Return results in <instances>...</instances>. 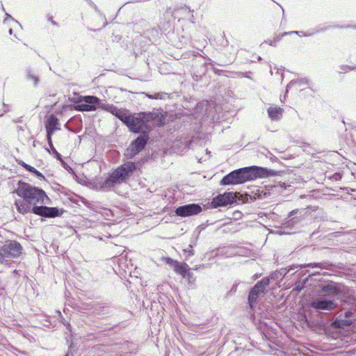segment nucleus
<instances>
[{"instance_id": "29", "label": "nucleus", "mask_w": 356, "mask_h": 356, "mask_svg": "<svg viewBox=\"0 0 356 356\" xmlns=\"http://www.w3.org/2000/svg\"><path fill=\"white\" fill-rule=\"evenodd\" d=\"M59 161L60 162L62 167L65 170H66L70 173L74 174L73 169L66 162H65L63 159H61V160H59Z\"/></svg>"}, {"instance_id": "2", "label": "nucleus", "mask_w": 356, "mask_h": 356, "mask_svg": "<svg viewBox=\"0 0 356 356\" xmlns=\"http://www.w3.org/2000/svg\"><path fill=\"white\" fill-rule=\"evenodd\" d=\"M110 113L121 120L130 131L140 135H147L155 126L162 124V116L156 112H140L131 113L129 111L108 106Z\"/></svg>"}, {"instance_id": "25", "label": "nucleus", "mask_w": 356, "mask_h": 356, "mask_svg": "<svg viewBox=\"0 0 356 356\" xmlns=\"http://www.w3.org/2000/svg\"><path fill=\"white\" fill-rule=\"evenodd\" d=\"M46 150L51 154H54V156L56 158L57 160H61L62 159V156L61 154L56 149V148L54 147V145L52 146H49V148H46Z\"/></svg>"}, {"instance_id": "17", "label": "nucleus", "mask_w": 356, "mask_h": 356, "mask_svg": "<svg viewBox=\"0 0 356 356\" xmlns=\"http://www.w3.org/2000/svg\"><path fill=\"white\" fill-rule=\"evenodd\" d=\"M26 79L29 81H33V85L35 88L38 87L40 83V77L38 73L31 67H28L25 69Z\"/></svg>"}, {"instance_id": "36", "label": "nucleus", "mask_w": 356, "mask_h": 356, "mask_svg": "<svg viewBox=\"0 0 356 356\" xmlns=\"http://www.w3.org/2000/svg\"><path fill=\"white\" fill-rule=\"evenodd\" d=\"M21 165H22L24 168H25L26 170H28L29 172H32V171H33V170H34V168H33V167L31 166L30 165H29V164H27V163H24V162H23V161L21 163Z\"/></svg>"}, {"instance_id": "8", "label": "nucleus", "mask_w": 356, "mask_h": 356, "mask_svg": "<svg viewBox=\"0 0 356 356\" xmlns=\"http://www.w3.org/2000/svg\"><path fill=\"white\" fill-rule=\"evenodd\" d=\"M268 285L269 277H264L261 280L259 281L250 290L248 300L249 306L251 309L254 307L259 296L265 293L266 288Z\"/></svg>"}, {"instance_id": "26", "label": "nucleus", "mask_w": 356, "mask_h": 356, "mask_svg": "<svg viewBox=\"0 0 356 356\" xmlns=\"http://www.w3.org/2000/svg\"><path fill=\"white\" fill-rule=\"evenodd\" d=\"M182 277L186 279L189 284H193L195 282V277H194L193 273L190 272L189 270L186 273L184 277Z\"/></svg>"}, {"instance_id": "48", "label": "nucleus", "mask_w": 356, "mask_h": 356, "mask_svg": "<svg viewBox=\"0 0 356 356\" xmlns=\"http://www.w3.org/2000/svg\"><path fill=\"white\" fill-rule=\"evenodd\" d=\"M9 33H10V35H12V34H13V29H9Z\"/></svg>"}, {"instance_id": "20", "label": "nucleus", "mask_w": 356, "mask_h": 356, "mask_svg": "<svg viewBox=\"0 0 356 356\" xmlns=\"http://www.w3.org/2000/svg\"><path fill=\"white\" fill-rule=\"evenodd\" d=\"M174 270L177 273L181 275L182 277H184L186 273L190 269L188 265L185 262H179L175 264L174 266Z\"/></svg>"}, {"instance_id": "27", "label": "nucleus", "mask_w": 356, "mask_h": 356, "mask_svg": "<svg viewBox=\"0 0 356 356\" xmlns=\"http://www.w3.org/2000/svg\"><path fill=\"white\" fill-rule=\"evenodd\" d=\"M340 70L339 71V73H346L348 71H351L356 69V66H349L346 65H342L339 66Z\"/></svg>"}, {"instance_id": "13", "label": "nucleus", "mask_w": 356, "mask_h": 356, "mask_svg": "<svg viewBox=\"0 0 356 356\" xmlns=\"http://www.w3.org/2000/svg\"><path fill=\"white\" fill-rule=\"evenodd\" d=\"M92 312L95 315L104 316L111 313L113 307L107 302H98L94 304L92 307Z\"/></svg>"}, {"instance_id": "16", "label": "nucleus", "mask_w": 356, "mask_h": 356, "mask_svg": "<svg viewBox=\"0 0 356 356\" xmlns=\"http://www.w3.org/2000/svg\"><path fill=\"white\" fill-rule=\"evenodd\" d=\"M321 291L326 293V295L329 296L328 298L333 300L340 293L339 289H338L337 286L334 284H327L323 285L321 287Z\"/></svg>"}, {"instance_id": "30", "label": "nucleus", "mask_w": 356, "mask_h": 356, "mask_svg": "<svg viewBox=\"0 0 356 356\" xmlns=\"http://www.w3.org/2000/svg\"><path fill=\"white\" fill-rule=\"evenodd\" d=\"M281 276H282V273L280 271L276 270V271L273 272V273H271L270 275V276H268V277H269V281H270V280H278Z\"/></svg>"}, {"instance_id": "5", "label": "nucleus", "mask_w": 356, "mask_h": 356, "mask_svg": "<svg viewBox=\"0 0 356 356\" xmlns=\"http://www.w3.org/2000/svg\"><path fill=\"white\" fill-rule=\"evenodd\" d=\"M23 248L16 241H7L0 247V263L10 266L22 254Z\"/></svg>"}, {"instance_id": "4", "label": "nucleus", "mask_w": 356, "mask_h": 356, "mask_svg": "<svg viewBox=\"0 0 356 356\" xmlns=\"http://www.w3.org/2000/svg\"><path fill=\"white\" fill-rule=\"evenodd\" d=\"M136 170V163L128 161L116 168L106 179L104 181L105 187H113L117 184H120L126 179L129 178L133 172Z\"/></svg>"}, {"instance_id": "22", "label": "nucleus", "mask_w": 356, "mask_h": 356, "mask_svg": "<svg viewBox=\"0 0 356 356\" xmlns=\"http://www.w3.org/2000/svg\"><path fill=\"white\" fill-rule=\"evenodd\" d=\"M298 212V209L293 210L288 214V220L285 222V225L286 226H292L294 224L298 223L300 221V218L298 217H293L295 214H296Z\"/></svg>"}, {"instance_id": "7", "label": "nucleus", "mask_w": 356, "mask_h": 356, "mask_svg": "<svg viewBox=\"0 0 356 356\" xmlns=\"http://www.w3.org/2000/svg\"><path fill=\"white\" fill-rule=\"evenodd\" d=\"M149 137L147 135H139L126 149L124 155L127 159L134 158L141 152L147 143Z\"/></svg>"}, {"instance_id": "44", "label": "nucleus", "mask_w": 356, "mask_h": 356, "mask_svg": "<svg viewBox=\"0 0 356 356\" xmlns=\"http://www.w3.org/2000/svg\"><path fill=\"white\" fill-rule=\"evenodd\" d=\"M184 10H185V11H188V14H191V10H189V9H188L187 8H184Z\"/></svg>"}, {"instance_id": "10", "label": "nucleus", "mask_w": 356, "mask_h": 356, "mask_svg": "<svg viewBox=\"0 0 356 356\" xmlns=\"http://www.w3.org/2000/svg\"><path fill=\"white\" fill-rule=\"evenodd\" d=\"M202 210V207L200 204L193 203L177 207L175 213L178 216L188 217L198 214Z\"/></svg>"}, {"instance_id": "6", "label": "nucleus", "mask_w": 356, "mask_h": 356, "mask_svg": "<svg viewBox=\"0 0 356 356\" xmlns=\"http://www.w3.org/2000/svg\"><path fill=\"white\" fill-rule=\"evenodd\" d=\"M82 101L83 102L82 104L76 106V110L79 111H93L97 108H101L110 113L108 106H115L113 104H102L101 100L98 97L92 95L83 97Z\"/></svg>"}, {"instance_id": "39", "label": "nucleus", "mask_w": 356, "mask_h": 356, "mask_svg": "<svg viewBox=\"0 0 356 356\" xmlns=\"http://www.w3.org/2000/svg\"><path fill=\"white\" fill-rule=\"evenodd\" d=\"M83 203H84V204H85L87 207H88V208H90V207H91V206H90V205H91V203H90V202H89L88 200H85V201H83Z\"/></svg>"}, {"instance_id": "41", "label": "nucleus", "mask_w": 356, "mask_h": 356, "mask_svg": "<svg viewBox=\"0 0 356 356\" xmlns=\"http://www.w3.org/2000/svg\"><path fill=\"white\" fill-rule=\"evenodd\" d=\"M189 248H190V250H188L189 254L190 255H193L194 253H193V250H192V248H193L192 245H190Z\"/></svg>"}, {"instance_id": "24", "label": "nucleus", "mask_w": 356, "mask_h": 356, "mask_svg": "<svg viewBox=\"0 0 356 356\" xmlns=\"http://www.w3.org/2000/svg\"><path fill=\"white\" fill-rule=\"evenodd\" d=\"M229 247H220L218 248V254L224 255L226 257H229L234 254L233 252H229Z\"/></svg>"}, {"instance_id": "47", "label": "nucleus", "mask_w": 356, "mask_h": 356, "mask_svg": "<svg viewBox=\"0 0 356 356\" xmlns=\"http://www.w3.org/2000/svg\"><path fill=\"white\" fill-rule=\"evenodd\" d=\"M93 8H95V10L98 11V9H97V7L96 5H93Z\"/></svg>"}, {"instance_id": "46", "label": "nucleus", "mask_w": 356, "mask_h": 356, "mask_svg": "<svg viewBox=\"0 0 356 356\" xmlns=\"http://www.w3.org/2000/svg\"><path fill=\"white\" fill-rule=\"evenodd\" d=\"M201 266H196L193 269L194 270H198L200 268Z\"/></svg>"}, {"instance_id": "49", "label": "nucleus", "mask_w": 356, "mask_h": 356, "mask_svg": "<svg viewBox=\"0 0 356 356\" xmlns=\"http://www.w3.org/2000/svg\"><path fill=\"white\" fill-rule=\"evenodd\" d=\"M257 59H258V60H260L261 59V58L260 56H258Z\"/></svg>"}, {"instance_id": "18", "label": "nucleus", "mask_w": 356, "mask_h": 356, "mask_svg": "<svg viewBox=\"0 0 356 356\" xmlns=\"http://www.w3.org/2000/svg\"><path fill=\"white\" fill-rule=\"evenodd\" d=\"M334 265L328 262V261H323V262H314V263H309L304 264L301 266L302 268L305 267H311V268H318L320 269H326V270H330L332 267H334Z\"/></svg>"}, {"instance_id": "3", "label": "nucleus", "mask_w": 356, "mask_h": 356, "mask_svg": "<svg viewBox=\"0 0 356 356\" xmlns=\"http://www.w3.org/2000/svg\"><path fill=\"white\" fill-rule=\"evenodd\" d=\"M275 171L266 168L253 165L232 171L220 181V185H236L252 181L257 178H265L274 176Z\"/></svg>"}, {"instance_id": "31", "label": "nucleus", "mask_w": 356, "mask_h": 356, "mask_svg": "<svg viewBox=\"0 0 356 356\" xmlns=\"http://www.w3.org/2000/svg\"><path fill=\"white\" fill-rule=\"evenodd\" d=\"M231 51H230V54L232 55V58H235V56L236 55L238 51V45L236 44H232L231 47Z\"/></svg>"}, {"instance_id": "38", "label": "nucleus", "mask_w": 356, "mask_h": 356, "mask_svg": "<svg viewBox=\"0 0 356 356\" xmlns=\"http://www.w3.org/2000/svg\"><path fill=\"white\" fill-rule=\"evenodd\" d=\"M334 27H336V28H353V29H356V26H350V25H348V26H335Z\"/></svg>"}, {"instance_id": "1", "label": "nucleus", "mask_w": 356, "mask_h": 356, "mask_svg": "<svg viewBox=\"0 0 356 356\" xmlns=\"http://www.w3.org/2000/svg\"><path fill=\"white\" fill-rule=\"evenodd\" d=\"M15 193L22 197V199L16 200L15 202L17 211L22 214L32 212L44 218H55L63 213V211L57 207L36 205L37 204H48L49 200L45 192L38 187L20 181L18 182V187L15 189Z\"/></svg>"}, {"instance_id": "35", "label": "nucleus", "mask_w": 356, "mask_h": 356, "mask_svg": "<svg viewBox=\"0 0 356 356\" xmlns=\"http://www.w3.org/2000/svg\"><path fill=\"white\" fill-rule=\"evenodd\" d=\"M165 261L168 264H169L170 266H172L174 268V266H175V264L178 262L177 260H174L172 258L167 257L165 258Z\"/></svg>"}, {"instance_id": "45", "label": "nucleus", "mask_w": 356, "mask_h": 356, "mask_svg": "<svg viewBox=\"0 0 356 356\" xmlns=\"http://www.w3.org/2000/svg\"><path fill=\"white\" fill-rule=\"evenodd\" d=\"M317 274L320 275L321 274L320 271H315L314 273H312L313 275H317Z\"/></svg>"}, {"instance_id": "33", "label": "nucleus", "mask_w": 356, "mask_h": 356, "mask_svg": "<svg viewBox=\"0 0 356 356\" xmlns=\"http://www.w3.org/2000/svg\"><path fill=\"white\" fill-rule=\"evenodd\" d=\"M330 178L332 180L337 181H339L341 179L342 175L339 172H336V173L333 174Z\"/></svg>"}, {"instance_id": "28", "label": "nucleus", "mask_w": 356, "mask_h": 356, "mask_svg": "<svg viewBox=\"0 0 356 356\" xmlns=\"http://www.w3.org/2000/svg\"><path fill=\"white\" fill-rule=\"evenodd\" d=\"M268 194H269V193L264 191V190L263 188L257 189V193H255V195L257 196L258 199H264V198L266 197Z\"/></svg>"}, {"instance_id": "40", "label": "nucleus", "mask_w": 356, "mask_h": 356, "mask_svg": "<svg viewBox=\"0 0 356 356\" xmlns=\"http://www.w3.org/2000/svg\"><path fill=\"white\" fill-rule=\"evenodd\" d=\"M49 20L51 22V24H52L54 26H58L57 22H56L55 21H54V20L52 19V17H49Z\"/></svg>"}, {"instance_id": "14", "label": "nucleus", "mask_w": 356, "mask_h": 356, "mask_svg": "<svg viewBox=\"0 0 356 356\" xmlns=\"http://www.w3.org/2000/svg\"><path fill=\"white\" fill-rule=\"evenodd\" d=\"M353 313L350 311H346L343 314H341L336 320L334 321V324L341 328H344L345 327L349 326L352 324L353 320L350 318L353 316Z\"/></svg>"}, {"instance_id": "23", "label": "nucleus", "mask_w": 356, "mask_h": 356, "mask_svg": "<svg viewBox=\"0 0 356 356\" xmlns=\"http://www.w3.org/2000/svg\"><path fill=\"white\" fill-rule=\"evenodd\" d=\"M147 96L149 99H166L170 98V95L168 93L163 92H156L153 95L147 94Z\"/></svg>"}, {"instance_id": "43", "label": "nucleus", "mask_w": 356, "mask_h": 356, "mask_svg": "<svg viewBox=\"0 0 356 356\" xmlns=\"http://www.w3.org/2000/svg\"><path fill=\"white\" fill-rule=\"evenodd\" d=\"M65 356H73V354L71 352L68 351Z\"/></svg>"}, {"instance_id": "37", "label": "nucleus", "mask_w": 356, "mask_h": 356, "mask_svg": "<svg viewBox=\"0 0 356 356\" xmlns=\"http://www.w3.org/2000/svg\"><path fill=\"white\" fill-rule=\"evenodd\" d=\"M32 173L35 175L38 178L44 179V175L35 168L32 171Z\"/></svg>"}, {"instance_id": "15", "label": "nucleus", "mask_w": 356, "mask_h": 356, "mask_svg": "<svg viewBox=\"0 0 356 356\" xmlns=\"http://www.w3.org/2000/svg\"><path fill=\"white\" fill-rule=\"evenodd\" d=\"M60 124L58 119L54 114L50 115L45 122L46 131H50L54 134L56 131L60 130Z\"/></svg>"}, {"instance_id": "9", "label": "nucleus", "mask_w": 356, "mask_h": 356, "mask_svg": "<svg viewBox=\"0 0 356 356\" xmlns=\"http://www.w3.org/2000/svg\"><path fill=\"white\" fill-rule=\"evenodd\" d=\"M310 306L317 311H332L337 307V304L333 299L327 298L325 296H322L313 300L310 303Z\"/></svg>"}, {"instance_id": "21", "label": "nucleus", "mask_w": 356, "mask_h": 356, "mask_svg": "<svg viewBox=\"0 0 356 356\" xmlns=\"http://www.w3.org/2000/svg\"><path fill=\"white\" fill-rule=\"evenodd\" d=\"M308 83L309 81L306 78L291 80L286 86V93H287L289 90L295 86H302Z\"/></svg>"}, {"instance_id": "11", "label": "nucleus", "mask_w": 356, "mask_h": 356, "mask_svg": "<svg viewBox=\"0 0 356 356\" xmlns=\"http://www.w3.org/2000/svg\"><path fill=\"white\" fill-rule=\"evenodd\" d=\"M236 202V195L232 192H225L218 195L213 199L212 204L214 207H225Z\"/></svg>"}, {"instance_id": "34", "label": "nucleus", "mask_w": 356, "mask_h": 356, "mask_svg": "<svg viewBox=\"0 0 356 356\" xmlns=\"http://www.w3.org/2000/svg\"><path fill=\"white\" fill-rule=\"evenodd\" d=\"M238 284V283H235L234 284H233L231 289L228 291L227 296H232L234 293H236V291H237Z\"/></svg>"}, {"instance_id": "12", "label": "nucleus", "mask_w": 356, "mask_h": 356, "mask_svg": "<svg viewBox=\"0 0 356 356\" xmlns=\"http://www.w3.org/2000/svg\"><path fill=\"white\" fill-rule=\"evenodd\" d=\"M329 27H325V26H323V27H321V26H318L316 28H315V29L314 30L313 32H311V33H304L302 31H289V32H284L281 37H277V38H275L274 40H270L268 44L270 46H273L275 47L276 45V42L277 41H279L282 37L283 36H285V35H291V34H297V35H300V33H302L303 36L305 37H309V36H312L315 33H321V32H323V31H325V30H327Z\"/></svg>"}, {"instance_id": "32", "label": "nucleus", "mask_w": 356, "mask_h": 356, "mask_svg": "<svg viewBox=\"0 0 356 356\" xmlns=\"http://www.w3.org/2000/svg\"><path fill=\"white\" fill-rule=\"evenodd\" d=\"M53 135H54V133L50 132V131H47L46 136H47V140L49 147L53 145L52 139H51Z\"/></svg>"}, {"instance_id": "19", "label": "nucleus", "mask_w": 356, "mask_h": 356, "mask_svg": "<svg viewBox=\"0 0 356 356\" xmlns=\"http://www.w3.org/2000/svg\"><path fill=\"white\" fill-rule=\"evenodd\" d=\"M283 109L277 107H270L268 109V114L272 120H279L282 116Z\"/></svg>"}, {"instance_id": "42", "label": "nucleus", "mask_w": 356, "mask_h": 356, "mask_svg": "<svg viewBox=\"0 0 356 356\" xmlns=\"http://www.w3.org/2000/svg\"><path fill=\"white\" fill-rule=\"evenodd\" d=\"M7 17H6V19H12L13 21H15V19L8 14H6Z\"/></svg>"}]
</instances>
